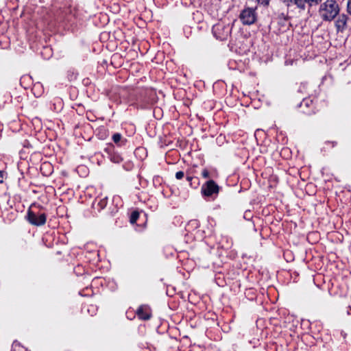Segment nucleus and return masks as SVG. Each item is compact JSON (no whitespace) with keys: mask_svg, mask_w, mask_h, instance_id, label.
Wrapping results in <instances>:
<instances>
[{"mask_svg":"<svg viewBox=\"0 0 351 351\" xmlns=\"http://www.w3.org/2000/svg\"><path fill=\"white\" fill-rule=\"evenodd\" d=\"M280 16H282V19H284L285 21H287V17L285 16V15L283 13L281 14Z\"/></svg>","mask_w":351,"mask_h":351,"instance_id":"29","label":"nucleus"},{"mask_svg":"<svg viewBox=\"0 0 351 351\" xmlns=\"http://www.w3.org/2000/svg\"><path fill=\"white\" fill-rule=\"evenodd\" d=\"M3 171H0V184L3 183Z\"/></svg>","mask_w":351,"mask_h":351,"instance_id":"26","label":"nucleus"},{"mask_svg":"<svg viewBox=\"0 0 351 351\" xmlns=\"http://www.w3.org/2000/svg\"><path fill=\"white\" fill-rule=\"evenodd\" d=\"M108 204V197H97L93 202L92 203V208L94 210H97L98 212H100L103 210Z\"/></svg>","mask_w":351,"mask_h":351,"instance_id":"12","label":"nucleus"},{"mask_svg":"<svg viewBox=\"0 0 351 351\" xmlns=\"http://www.w3.org/2000/svg\"><path fill=\"white\" fill-rule=\"evenodd\" d=\"M219 190V186L213 180H209L202 184L201 193L204 197L215 198L218 195Z\"/></svg>","mask_w":351,"mask_h":351,"instance_id":"6","label":"nucleus"},{"mask_svg":"<svg viewBox=\"0 0 351 351\" xmlns=\"http://www.w3.org/2000/svg\"><path fill=\"white\" fill-rule=\"evenodd\" d=\"M113 145H110L105 149V152L108 154L110 161L114 163H120L123 160V158L119 153L114 152Z\"/></svg>","mask_w":351,"mask_h":351,"instance_id":"11","label":"nucleus"},{"mask_svg":"<svg viewBox=\"0 0 351 351\" xmlns=\"http://www.w3.org/2000/svg\"><path fill=\"white\" fill-rule=\"evenodd\" d=\"M341 335L343 338H346V334L344 332L341 331Z\"/></svg>","mask_w":351,"mask_h":351,"instance_id":"28","label":"nucleus"},{"mask_svg":"<svg viewBox=\"0 0 351 351\" xmlns=\"http://www.w3.org/2000/svg\"><path fill=\"white\" fill-rule=\"evenodd\" d=\"M42 208L40 206L32 204L28 209L27 215L25 217L27 221L32 225L36 226H43L47 221V215L44 212L36 210L38 208Z\"/></svg>","mask_w":351,"mask_h":351,"instance_id":"3","label":"nucleus"},{"mask_svg":"<svg viewBox=\"0 0 351 351\" xmlns=\"http://www.w3.org/2000/svg\"><path fill=\"white\" fill-rule=\"evenodd\" d=\"M257 17L256 8L245 7L239 15L240 21L244 25H250L255 23Z\"/></svg>","mask_w":351,"mask_h":351,"instance_id":"5","label":"nucleus"},{"mask_svg":"<svg viewBox=\"0 0 351 351\" xmlns=\"http://www.w3.org/2000/svg\"><path fill=\"white\" fill-rule=\"evenodd\" d=\"M349 17L347 14H339L335 19V27L337 33H343L348 28Z\"/></svg>","mask_w":351,"mask_h":351,"instance_id":"9","label":"nucleus"},{"mask_svg":"<svg viewBox=\"0 0 351 351\" xmlns=\"http://www.w3.org/2000/svg\"><path fill=\"white\" fill-rule=\"evenodd\" d=\"M136 314L141 320H149L152 317V310L147 305H141L136 310Z\"/></svg>","mask_w":351,"mask_h":351,"instance_id":"10","label":"nucleus"},{"mask_svg":"<svg viewBox=\"0 0 351 351\" xmlns=\"http://www.w3.org/2000/svg\"><path fill=\"white\" fill-rule=\"evenodd\" d=\"M184 176H185V173L184 171H179L176 172V178L177 180H181L184 177Z\"/></svg>","mask_w":351,"mask_h":351,"instance_id":"22","label":"nucleus"},{"mask_svg":"<svg viewBox=\"0 0 351 351\" xmlns=\"http://www.w3.org/2000/svg\"><path fill=\"white\" fill-rule=\"evenodd\" d=\"M163 179L159 176H156L153 178V184L154 187L158 188L162 186Z\"/></svg>","mask_w":351,"mask_h":351,"instance_id":"19","label":"nucleus"},{"mask_svg":"<svg viewBox=\"0 0 351 351\" xmlns=\"http://www.w3.org/2000/svg\"><path fill=\"white\" fill-rule=\"evenodd\" d=\"M49 166H50V164H49V163H44L43 165V166L41 167V169H43V167H49Z\"/></svg>","mask_w":351,"mask_h":351,"instance_id":"27","label":"nucleus"},{"mask_svg":"<svg viewBox=\"0 0 351 351\" xmlns=\"http://www.w3.org/2000/svg\"><path fill=\"white\" fill-rule=\"evenodd\" d=\"M186 179L189 182L191 187L197 189L199 186L200 182L197 177L191 176L189 173H186Z\"/></svg>","mask_w":351,"mask_h":351,"instance_id":"15","label":"nucleus"},{"mask_svg":"<svg viewBox=\"0 0 351 351\" xmlns=\"http://www.w3.org/2000/svg\"><path fill=\"white\" fill-rule=\"evenodd\" d=\"M114 143L118 147H125L128 143L126 138H124L120 133H114L112 136Z\"/></svg>","mask_w":351,"mask_h":351,"instance_id":"13","label":"nucleus"},{"mask_svg":"<svg viewBox=\"0 0 351 351\" xmlns=\"http://www.w3.org/2000/svg\"><path fill=\"white\" fill-rule=\"evenodd\" d=\"M56 21L66 26H72L76 23V10L71 6L60 8L55 14Z\"/></svg>","mask_w":351,"mask_h":351,"instance_id":"2","label":"nucleus"},{"mask_svg":"<svg viewBox=\"0 0 351 351\" xmlns=\"http://www.w3.org/2000/svg\"><path fill=\"white\" fill-rule=\"evenodd\" d=\"M189 225L197 228L199 226V221L197 219H193L189 221Z\"/></svg>","mask_w":351,"mask_h":351,"instance_id":"21","label":"nucleus"},{"mask_svg":"<svg viewBox=\"0 0 351 351\" xmlns=\"http://www.w3.org/2000/svg\"><path fill=\"white\" fill-rule=\"evenodd\" d=\"M139 217H140L139 212L137 210H134L133 212H132V213L130 215V222L132 224L136 223L138 219L139 218Z\"/></svg>","mask_w":351,"mask_h":351,"instance_id":"18","label":"nucleus"},{"mask_svg":"<svg viewBox=\"0 0 351 351\" xmlns=\"http://www.w3.org/2000/svg\"><path fill=\"white\" fill-rule=\"evenodd\" d=\"M11 351H30L25 346H22L19 342L15 341L12 346Z\"/></svg>","mask_w":351,"mask_h":351,"instance_id":"17","label":"nucleus"},{"mask_svg":"<svg viewBox=\"0 0 351 351\" xmlns=\"http://www.w3.org/2000/svg\"><path fill=\"white\" fill-rule=\"evenodd\" d=\"M306 88H307V84L306 83H301L299 86V88H298V92L302 93H308L306 91Z\"/></svg>","mask_w":351,"mask_h":351,"instance_id":"20","label":"nucleus"},{"mask_svg":"<svg viewBox=\"0 0 351 351\" xmlns=\"http://www.w3.org/2000/svg\"><path fill=\"white\" fill-rule=\"evenodd\" d=\"M152 93V90L147 88L136 90L131 95L132 97L131 101H132L133 105L141 108H145L151 102L150 95Z\"/></svg>","mask_w":351,"mask_h":351,"instance_id":"4","label":"nucleus"},{"mask_svg":"<svg viewBox=\"0 0 351 351\" xmlns=\"http://www.w3.org/2000/svg\"><path fill=\"white\" fill-rule=\"evenodd\" d=\"M287 7L295 5L300 10H304L303 0H280Z\"/></svg>","mask_w":351,"mask_h":351,"instance_id":"14","label":"nucleus"},{"mask_svg":"<svg viewBox=\"0 0 351 351\" xmlns=\"http://www.w3.org/2000/svg\"><path fill=\"white\" fill-rule=\"evenodd\" d=\"M212 31L215 37L220 40H227L230 34V27L225 26L221 24L214 25Z\"/></svg>","mask_w":351,"mask_h":351,"instance_id":"7","label":"nucleus"},{"mask_svg":"<svg viewBox=\"0 0 351 351\" xmlns=\"http://www.w3.org/2000/svg\"><path fill=\"white\" fill-rule=\"evenodd\" d=\"M332 147H335V145L337 144L335 142H332Z\"/></svg>","mask_w":351,"mask_h":351,"instance_id":"30","label":"nucleus"},{"mask_svg":"<svg viewBox=\"0 0 351 351\" xmlns=\"http://www.w3.org/2000/svg\"><path fill=\"white\" fill-rule=\"evenodd\" d=\"M298 107L301 109V112L306 114L310 115L315 112L313 99L311 97L304 98L298 105Z\"/></svg>","mask_w":351,"mask_h":351,"instance_id":"8","label":"nucleus"},{"mask_svg":"<svg viewBox=\"0 0 351 351\" xmlns=\"http://www.w3.org/2000/svg\"><path fill=\"white\" fill-rule=\"evenodd\" d=\"M258 3L263 5V6H268L270 2V0H256Z\"/></svg>","mask_w":351,"mask_h":351,"instance_id":"23","label":"nucleus"},{"mask_svg":"<svg viewBox=\"0 0 351 351\" xmlns=\"http://www.w3.org/2000/svg\"><path fill=\"white\" fill-rule=\"evenodd\" d=\"M202 176L204 178H208L210 177V173L206 169H204L202 172Z\"/></svg>","mask_w":351,"mask_h":351,"instance_id":"24","label":"nucleus"},{"mask_svg":"<svg viewBox=\"0 0 351 351\" xmlns=\"http://www.w3.org/2000/svg\"><path fill=\"white\" fill-rule=\"evenodd\" d=\"M322 0H303L304 10H309L312 6L317 5Z\"/></svg>","mask_w":351,"mask_h":351,"instance_id":"16","label":"nucleus"},{"mask_svg":"<svg viewBox=\"0 0 351 351\" xmlns=\"http://www.w3.org/2000/svg\"><path fill=\"white\" fill-rule=\"evenodd\" d=\"M348 12L351 15V0H348L347 3Z\"/></svg>","mask_w":351,"mask_h":351,"instance_id":"25","label":"nucleus"},{"mask_svg":"<svg viewBox=\"0 0 351 351\" xmlns=\"http://www.w3.org/2000/svg\"><path fill=\"white\" fill-rule=\"evenodd\" d=\"M339 12L340 6L335 0H326L320 4L318 10L319 16L324 22L334 21Z\"/></svg>","mask_w":351,"mask_h":351,"instance_id":"1","label":"nucleus"}]
</instances>
